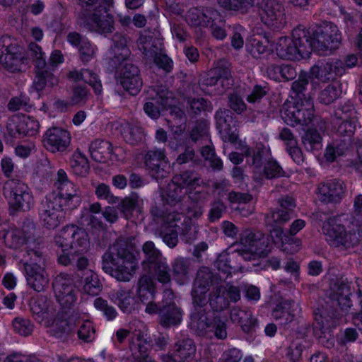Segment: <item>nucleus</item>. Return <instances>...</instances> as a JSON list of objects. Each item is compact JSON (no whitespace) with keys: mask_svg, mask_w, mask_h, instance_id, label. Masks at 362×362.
<instances>
[{"mask_svg":"<svg viewBox=\"0 0 362 362\" xmlns=\"http://www.w3.org/2000/svg\"><path fill=\"white\" fill-rule=\"evenodd\" d=\"M30 60L34 64L35 76L33 88L37 92L46 87H54L59 80L53 73L47 69L45 53L35 42H30L25 52L17 40L8 35L0 37V64L10 73L18 74L25 71Z\"/></svg>","mask_w":362,"mask_h":362,"instance_id":"nucleus-1","label":"nucleus"},{"mask_svg":"<svg viewBox=\"0 0 362 362\" xmlns=\"http://www.w3.org/2000/svg\"><path fill=\"white\" fill-rule=\"evenodd\" d=\"M140 252L134 237L118 238L102 257L103 271L120 281H129L138 267Z\"/></svg>","mask_w":362,"mask_h":362,"instance_id":"nucleus-2","label":"nucleus"},{"mask_svg":"<svg viewBox=\"0 0 362 362\" xmlns=\"http://www.w3.org/2000/svg\"><path fill=\"white\" fill-rule=\"evenodd\" d=\"M78 1L81 9L76 14L77 25L101 35L112 32L114 20L108 13V8L113 4V0Z\"/></svg>","mask_w":362,"mask_h":362,"instance_id":"nucleus-3","label":"nucleus"},{"mask_svg":"<svg viewBox=\"0 0 362 362\" xmlns=\"http://www.w3.org/2000/svg\"><path fill=\"white\" fill-rule=\"evenodd\" d=\"M222 8L231 11L246 12L248 8L257 6L265 13L264 23L274 28H280L285 23L283 4L279 0H217Z\"/></svg>","mask_w":362,"mask_h":362,"instance_id":"nucleus-4","label":"nucleus"},{"mask_svg":"<svg viewBox=\"0 0 362 362\" xmlns=\"http://www.w3.org/2000/svg\"><path fill=\"white\" fill-rule=\"evenodd\" d=\"M309 31L298 27L292 32V38L280 37L276 43L278 57L286 60H296L308 57L310 54Z\"/></svg>","mask_w":362,"mask_h":362,"instance_id":"nucleus-5","label":"nucleus"},{"mask_svg":"<svg viewBox=\"0 0 362 362\" xmlns=\"http://www.w3.org/2000/svg\"><path fill=\"white\" fill-rule=\"evenodd\" d=\"M3 196L13 212H28L35 205L33 194L27 184L17 179H10L3 185Z\"/></svg>","mask_w":362,"mask_h":362,"instance_id":"nucleus-6","label":"nucleus"},{"mask_svg":"<svg viewBox=\"0 0 362 362\" xmlns=\"http://www.w3.org/2000/svg\"><path fill=\"white\" fill-rule=\"evenodd\" d=\"M322 230L328 244L341 250L354 247L359 243V238L355 233L346 231L341 223L340 216L328 218L323 223Z\"/></svg>","mask_w":362,"mask_h":362,"instance_id":"nucleus-7","label":"nucleus"},{"mask_svg":"<svg viewBox=\"0 0 362 362\" xmlns=\"http://www.w3.org/2000/svg\"><path fill=\"white\" fill-rule=\"evenodd\" d=\"M310 52L314 51L332 53L338 48L341 42V33L337 26L332 23H325L309 33Z\"/></svg>","mask_w":362,"mask_h":362,"instance_id":"nucleus-8","label":"nucleus"},{"mask_svg":"<svg viewBox=\"0 0 362 362\" xmlns=\"http://www.w3.org/2000/svg\"><path fill=\"white\" fill-rule=\"evenodd\" d=\"M54 244L61 248L62 254L71 250L86 252L89 246L88 234L85 230L76 226H66L55 235Z\"/></svg>","mask_w":362,"mask_h":362,"instance_id":"nucleus-9","label":"nucleus"},{"mask_svg":"<svg viewBox=\"0 0 362 362\" xmlns=\"http://www.w3.org/2000/svg\"><path fill=\"white\" fill-rule=\"evenodd\" d=\"M66 210L57 196L47 194L38 208L40 221L45 228L54 229L64 223Z\"/></svg>","mask_w":362,"mask_h":362,"instance_id":"nucleus-10","label":"nucleus"},{"mask_svg":"<svg viewBox=\"0 0 362 362\" xmlns=\"http://www.w3.org/2000/svg\"><path fill=\"white\" fill-rule=\"evenodd\" d=\"M314 117V104L311 98L285 103L282 118L290 126L308 125Z\"/></svg>","mask_w":362,"mask_h":362,"instance_id":"nucleus-11","label":"nucleus"},{"mask_svg":"<svg viewBox=\"0 0 362 362\" xmlns=\"http://www.w3.org/2000/svg\"><path fill=\"white\" fill-rule=\"evenodd\" d=\"M158 322L164 328H170L179 325L182 320V310L173 300V293L171 291H164L162 302L156 305Z\"/></svg>","mask_w":362,"mask_h":362,"instance_id":"nucleus-12","label":"nucleus"},{"mask_svg":"<svg viewBox=\"0 0 362 362\" xmlns=\"http://www.w3.org/2000/svg\"><path fill=\"white\" fill-rule=\"evenodd\" d=\"M54 185L57 188V192L54 191L49 194L57 196L60 202L65 205L66 209L73 210L79 205L81 199L78 193V189L69 180L66 173L62 169L57 173Z\"/></svg>","mask_w":362,"mask_h":362,"instance_id":"nucleus-13","label":"nucleus"},{"mask_svg":"<svg viewBox=\"0 0 362 362\" xmlns=\"http://www.w3.org/2000/svg\"><path fill=\"white\" fill-rule=\"evenodd\" d=\"M52 286L57 300L62 309L69 308L74 305L77 298L73 280L69 274L66 273L58 274L52 283Z\"/></svg>","mask_w":362,"mask_h":362,"instance_id":"nucleus-14","label":"nucleus"},{"mask_svg":"<svg viewBox=\"0 0 362 362\" xmlns=\"http://www.w3.org/2000/svg\"><path fill=\"white\" fill-rule=\"evenodd\" d=\"M115 67L121 66L120 83L131 95H136L141 90L143 82L138 66L127 58L120 62H113Z\"/></svg>","mask_w":362,"mask_h":362,"instance_id":"nucleus-15","label":"nucleus"},{"mask_svg":"<svg viewBox=\"0 0 362 362\" xmlns=\"http://www.w3.org/2000/svg\"><path fill=\"white\" fill-rule=\"evenodd\" d=\"M136 294L141 303L146 305L145 312L152 315L156 311L154 303L156 287L153 279L148 274L142 275L136 284Z\"/></svg>","mask_w":362,"mask_h":362,"instance_id":"nucleus-16","label":"nucleus"},{"mask_svg":"<svg viewBox=\"0 0 362 362\" xmlns=\"http://www.w3.org/2000/svg\"><path fill=\"white\" fill-rule=\"evenodd\" d=\"M42 141L47 151L54 153H61L69 146L71 136L66 130L60 127H52L46 131Z\"/></svg>","mask_w":362,"mask_h":362,"instance_id":"nucleus-17","label":"nucleus"},{"mask_svg":"<svg viewBox=\"0 0 362 362\" xmlns=\"http://www.w3.org/2000/svg\"><path fill=\"white\" fill-rule=\"evenodd\" d=\"M231 77L230 69L225 63L219 62L218 65L210 70L206 75L202 76L199 80V86L203 90H206L209 87H213L221 84L223 89L220 93L225 91V86H228V81Z\"/></svg>","mask_w":362,"mask_h":362,"instance_id":"nucleus-18","label":"nucleus"},{"mask_svg":"<svg viewBox=\"0 0 362 362\" xmlns=\"http://www.w3.org/2000/svg\"><path fill=\"white\" fill-rule=\"evenodd\" d=\"M215 119L216 127L223 139L232 143L238 139L235 117L233 113L228 109H220L216 112Z\"/></svg>","mask_w":362,"mask_h":362,"instance_id":"nucleus-19","label":"nucleus"},{"mask_svg":"<svg viewBox=\"0 0 362 362\" xmlns=\"http://www.w3.org/2000/svg\"><path fill=\"white\" fill-rule=\"evenodd\" d=\"M220 17L221 13L212 7H193L187 12L185 18L192 27L207 28L211 21H216Z\"/></svg>","mask_w":362,"mask_h":362,"instance_id":"nucleus-20","label":"nucleus"},{"mask_svg":"<svg viewBox=\"0 0 362 362\" xmlns=\"http://www.w3.org/2000/svg\"><path fill=\"white\" fill-rule=\"evenodd\" d=\"M350 296L351 295H331L333 305L338 306L340 309V312L337 310L335 313H333L332 316L330 317V319H328L327 317H323L322 315L317 318L316 320L319 322L318 323L320 325V328L327 329L337 325L339 321L346 315L348 310L352 305Z\"/></svg>","mask_w":362,"mask_h":362,"instance_id":"nucleus-21","label":"nucleus"},{"mask_svg":"<svg viewBox=\"0 0 362 362\" xmlns=\"http://www.w3.org/2000/svg\"><path fill=\"white\" fill-rule=\"evenodd\" d=\"M319 199L322 202L338 204L344 195L343 182L337 180H330L319 184Z\"/></svg>","mask_w":362,"mask_h":362,"instance_id":"nucleus-22","label":"nucleus"},{"mask_svg":"<svg viewBox=\"0 0 362 362\" xmlns=\"http://www.w3.org/2000/svg\"><path fill=\"white\" fill-rule=\"evenodd\" d=\"M240 243L244 247L252 248L259 252L267 255L269 251L268 238L259 230L249 228L244 230L240 234Z\"/></svg>","mask_w":362,"mask_h":362,"instance_id":"nucleus-23","label":"nucleus"},{"mask_svg":"<svg viewBox=\"0 0 362 362\" xmlns=\"http://www.w3.org/2000/svg\"><path fill=\"white\" fill-rule=\"evenodd\" d=\"M91 158H124L126 152L122 147L112 146V144L103 139H95L89 146Z\"/></svg>","mask_w":362,"mask_h":362,"instance_id":"nucleus-24","label":"nucleus"},{"mask_svg":"<svg viewBox=\"0 0 362 362\" xmlns=\"http://www.w3.org/2000/svg\"><path fill=\"white\" fill-rule=\"evenodd\" d=\"M44 266L24 264L28 284L37 292L44 291L49 284L48 275Z\"/></svg>","mask_w":362,"mask_h":362,"instance_id":"nucleus-25","label":"nucleus"},{"mask_svg":"<svg viewBox=\"0 0 362 362\" xmlns=\"http://www.w3.org/2000/svg\"><path fill=\"white\" fill-rule=\"evenodd\" d=\"M49 333L63 341L74 333L72 317L68 315L66 311L62 310L57 313L49 329Z\"/></svg>","mask_w":362,"mask_h":362,"instance_id":"nucleus-26","label":"nucleus"},{"mask_svg":"<svg viewBox=\"0 0 362 362\" xmlns=\"http://www.w3.org/2000/svg\"><path fill=\"white\" fill-rule=\"evenodd\" d=\"M280 208L266 215L267 222L270 219L279 224H284L291 218V214L296 206V200L291 196L285 195L278 201Z\"/></svg>","mask_w":362,"mask_h":362,"instance_id":"nucleus-27","label":"nucleus"},{"mask_svg":"<svg viewBox=\"0 0 362 362\" xmlns=\"http://www.w3.org/2000/svg\"><path fill=\"white\" fill-rule=\"evenodd\" d=\"M173 355L162 356L164 362H191L195 357L196 346L191 339H185L175 344Z\"/></svg>","mask_w":362,"mask_h":362,"instance_id":"nucleus-28","label":"nucleus"},{"mask_svg":"<svg viewBox=\"0 0 362 362\" xmlns=\"http://www.w3.org/2000/svg\"><path fill=\"white\" fill-rule=\"evenodd\" d=\"M298 307V304L293 300H284L274 308L272 316L279 321L281 325H286L294 320L295 312Z\"/></svg>","mask_w":362,"mask_h":362,"instance_id":"nucleus-29","label":"nucleus"},{"mask_svg":"<svg viewBox=\"0 0 362 362\" xmlns=\"http://www.w3.org/2000/svg\"><path fill=\"white\" fill-rule=\"evenodd\" d=\"M68 78L74 81H83L93 89L95 94L99 95L103 91V86L98 75L89 69H82L80 71L73 70L68 73Z\"/></svg>","mask_w":362,"mask_h":362,"instance_id":"nucleus-30","label":"nucleus"},{"mask_svg":"<svg viewBox=\"0 0 362 362\" xmlns=\"http://www.w3.org/2000/svg\"><path fill=\"white\" fill-rule=\"evenodd\" d=\"M230 317L233 322L239 324L245 332H252L258 325L257 320L253 317L250 310L238 307L230 310Z\"/></svg>","mask_w":362,"mask_h":362,"instance_id":"nucleus-31","label":"nucleus"},{"mask_svg":"<svg viewBox=\"0 0 362 362\" xmlns=\"http://www.w3.org/2000/svg\"><path fill=\"white\" fill-rule=\"evenodd\" d=\"M150 346L149 341L141 331H136L130 337L129 349L136 359H145Z\"/></svg>","mask_w":362,"mask_h":362,"instance_id":"nucleus-32","label":"nucleus"},{"mask_svg":"<svg viewBox=\"0 0 362 362\" xmlns=\"http://www.w3.org/2000/svg\"><path fill=\"white\" fill-rule=\"evenodd\" d=\"M265 221L267 225H270L272 228L270 230L271 235L281 241L282 244V247L284 250H290L288 248V245L294 244L296 245V249L294 251L298 250V247L300 245V240L298 238H293L288 234L287 230L285 231L281 226L282 224H279L274 222L270 219L269 223L267 222V218H265Z\"/></svg>","mask_w":362,"mask_h":362,"instance_id":"nucleus-33","label":"nucleus"},{"mask_svg":"<svg viewBox=\"0 0 362 362\" xmlns=\"http://www.w3.org/2000/svg\"><path fill=\"white\" fill-rule=\"evenodd\" d=\"M211 319L207 317L206 309H193L190 314V327L198 335H207Z\"/></svg>","mask_w":362,"mask_h":362,"instance_id":"nucleus-34","label":"nucleus"},{"mask_svg":"<svg viewBox=\"0 0 362 362\" xmlns=\"http://www.w3.org/2000/svg\"><path fill=\"white\" fill-rule=\"evenodd\" d=\"M81 276V284L83 286V291L90 296H97L102 290V284L96 273L90 269L82 272V275L77 274Z\"/></svg>","mask_w":362,"mask_h":362,"instance_id":"nucleus-35","label":"nucleus"},{"mask_svg":"<svg viewBox=\"0 0 362 362\" xmlns=\"http://www.w3.org/2000/svg\"><path fill=\"white\" fill-rule=\"evenodd\" d=\"M120 132L124 140L131 145L141 143L144 138L143 128L135 123L129 122L121 123Z\"/></svg>","mask_w":362,"mask_h":362,"instance_id":"nucleus-36","label":"nucleus"},{"mask_svg":"<svg viewBox=\"0 0 362 362\" xmlns=\"http://www.w3.org/2000/svg\"><path fill=\"white\" fill-rule=\"evenodd\" d=\"M351 144L352 141L350 139L334 140L327 146L325 158H337V157L349 156L352 151Z\"/></svg>","mask_w":362,"mask_h":362,"instance_id":"nucleus-37","label":"nucleus"},{"mask_svg":"<svg viewBox=\"0 0 362 362\" xmlns=\"http://www.w3.org/2000/svg\"><path fill=\"white\" fill-rule=\"evenodd\" d=\"M113 46L112 47L114 52L112 62H120L121 60H125L130 56V50L127 47L128 38L126 35L116 33L112 37Z\"/></svg>","mask_w":362,"mask_h":362,"instance_id":"nucleus-38","label":"nucleus"},{"mask_svg":"<svg viewBox=\"0 0 362 362\" xmlns=\"http://www.w3.org/2000/svg\"><path fill=\"white\" fill-rule=\"evenodd\" d=\"M26 245V250L23 255L24 264L45 265V256L41 244L35 241H30L28 242Z\"/></svg>","mask_w":362,"mask_h":362,"instance_id":"nucleus-39","label":"nucleus"},{"mask_svg":"<svg viewBox=\"0 0 362 362\" xmlns=\"http://www.w3.org/2000/svg\"><path fill=\"white\" fill-rule=\"evenodd\" d=\"M116 303L124 313H132L138 309V303L130 290L120 288L116 292Z\"/></svg>","mask_w":362,"mask_h":362,"instance_id":"nucleus-40","label":"nucleus"},{"mask_svg":"<svg viewBox=\"0 0 362 362\" xmlns=\"http://www.w3.org/2000/svg\"><path fill=\"white\" fill-rule=\"evenodd\" d=\"M209 303L215 312H220L229 307L230 301L224 293L223 286H216L209 295Z\"/></svg>","mask_w":362,"mask_h":362,"instance_id":"nucleus-41","label":"nucleus"},{"mask_svg":"<svg viewBox=\"0 0 362 362\" xmlns=\"http://www.w3.org/2000/svg\"><path fill=\"white\" fill-rule=\"evenodd\" d=\"M145 167L156 179H162L170 173L171 168L167 160H145Z\"/></svg>","mask_w":362,"mask_h":362,"instance_id":"nucleus-42","label":"nucleus"},{"mask_svg":"<svg viewBox=\"0 0 362 362\" xmlns=\"http://www.w3.org/2000/svg\"><path fill=\"white\" fill-rule=\"evenodd\" d=\"M84 252H78L77 250L69 254H62L58 257V262L64 266L76 264L78 269L82 272L88 265V260L83 255Z\"/></svg>","mask_w":362,"mask_h":362,"instance_id":"nucleus-43","label":"nucleus"},{"mask_svg":"<svg viewBox=\"0 0 362 362\" xmlns=\"http://www.w3.org/2000/svg\"><path fill=\"white\" fill-rule=\"evenodd\" d=\"M142 252L144 255V259L141 262V265L144 269L164 259L161 252L156 247L154 243L152 241H146L142 245Z\"/></svg>","mask_w":362,"mask_h":362,"instance_id":"nucleus-44","label":"nucleus"},{"mask_svg":"<svg viewBox=\"0 0 362 362\" xmlns=\"http://www.w3.org/2000/svg\"><path fill=\"white\" fill-rule=\"evenodd\" d=\"M137 45L139 49L146 59L150 60L152 59V57H156L158 52L161 49L151 35L141 34L137 40Z\"/></svg>","mask_w":362,"mask_h":362,"instance_id":"nucleus-45","label":"nucleus"},{"mask_svg":"<svg viewBox=\"0 0 362 362\" xmlns=\"http://www.w3.org/2000/svg\"><path fill=\"white\" fill-rule=\"evenodd\" d=\"M322 140L320 134L315 129H308L302 136V142L305 149L314 154L322 148Z\"/></svg>","mask_w":362,"mask_h":362,"instance_id":"nucleus-46","label":"nucleus"},{"mask_svg":"<svg viewBox=\"0 0 362 362\" xmlns=\"http://www.w3.org/2000/svg\"><path fill=\"white\" fill-rule=\"evenodd\" d=\"M151 271L154 279L163 284H168L171 281L170 268L165 258L147 267Z\"/></svg>","mask_w":362,"mask_h":362,"instance_id":"nucleus-47","label":"nucleus"},{"mask_svg":"<svg viewBox=\"0 0 362 362\" xmlns=\"http://www.w3.org/2000/svg\"><path fill=\"white\" fill-rule=\"evenodd\" d=\"M217 277L209 268L203 267L197 272L193 287L209 290L210 286L215 284Z\"/></svg>","mask_w":362,"mask_h":362,"instance_id":"nucleus-48","label":"nucleus"},{"mask_svg":"<svg viewBox=\"0 0 362 362\" xmlns=\"http://www.w3.org/2000/svg\"><path fill=\"white\" fill-rule=\"evenodd\" d=\"M309 83V76L306 73L299 75L298 79L292 83L291 98L296 100H304V98H310L305 94Z\"/></svg>","mask_w":362,"mask_h":362,"instance_id":"nucleus-49","label":"nucleus"},{"mask_svg":"<svg viewBox=\"0 0 362 362\" xmlns=\"http://www.w3.org/2000/svg\"><path fill=\"white\" fill-rule=\"evenodd\" d=\"M341 84L338 82H334L321 90L318 100L322 104L329 105L336 100L341 95Z\"/></svg>","mask_w":362,"mask_h":362,"instance_id":"nucleus-50","label":"nucleus"},{"mask_svg":"<svg viewBox=\"0 0 362 362\" xmlns=\"http://www.w3.org/2000/svg\"><path fill=\"white\" fill-rule=\"evenodd\" d=\"M333 117L334 121L356 119V108L350 100H347L337 106L334 110Z\"/></svg>","mask_w":362,"mask_h":362,"instance_id":"nucleus-51","label":"nucleus"},{"mask_svg":"<svg viewBox=\"0 0 362 362\" xmlns=\"http://www.w3.org/2000/svg\"><path fill=\"white\" fill-rule=\"evenodd\" d=\"M235 255H221L216 261V267L218 270L226 276L231 275L232 273H235L240 270L241 267L239 264L234 263Z\"/></svg>","mask_w":362,"mask_h":362,"instance_id":"nucleus-52","label":"nucleus"},{"mask_svg":"<svg viewBox=\"0 0 362 362\" xmlns=\"http://www.w3.org/2000/svg\"><path fill=\"white\" fill-rule=\"evenodd\" d=\"M139 197L137 193H132L129 196L125 197L119 204L118 206L121 213L126 219L130 218L134 211L138 208Z\"/></svg>","mask_w":362,"mask_h":362,"instance_id":"nucleus-53","label":"nucleus"},{"mask_svg":"<svg viewBox=\"0 0 362 362\" xmlns=\"http://www.w3.org/2000/svg\"><path fill=\"white\" fill-rule=\"evenodd\" d=\"M332 69V64H330L329 61L321 62L311 68L310 74L313 77L325 82L334 78Z\"/></svg>","mask_w":362,"mask_h":362,"instance_id":"nucleus-54","label":"nucleus"},{"mask_svg":"<svg viewBox=\"0 0 362 362\" xmlns=\"http://www.w3.org/2000/svg\"><path fill=\"white\" fill-rule=\"evenodd\" d=\"M212 334L218 339H225L227 337L226 323L220 317H214L211 319L206 337H211Z\"/></svg>","mask_w":362,"mask_h":362,"instance_id":"nucleus-55","label":"nucleus"},{"mask_svg":"<svg viewBox=\"0 0 362 362\" xmlns=\"http://www.w3.org/2000/svg\"><path fill=\"white\" fill-rule=\"evenodd\" d=\"M190 262L188 259L178 257L172 264L173 272L175 278L178 281L187 278L189 273Z\"/></svg>","mask_w":362,"mask_h":362,"instance_id":"nucleus-56","label":"nucleus"},{"mask_svg":"<svg viewBox=\"0 0 362 362\" xmlns=\"http://www.w3.org/2000/svg\"><path fill=\"white\" fill-rule=\"evenodd\" d=\"M180 185L187 190L200 188L205 183L193 172L185 171L180 175Z\"/></svg>","mask_w":362,"mask_h":362,"instance_id":"nucleus-57","label":"nucleus"},{"mask_svg":"<svg viewBox=\"0 0 362 362\" xmlns=\"http://www.w3.org/2000/svg\"><path fill=\"white\" fill-rule=\"evenodd\" d=\"M31 310L34 314L42 316L52 315L54 311L52 302L43 296L38 298L32 303Z\"/></svg>","mask_w":362,"mask_h":362,"instance_id":"nucleus-58","label":"nucleus"},{"mask_svg":"<svg viewBox=\"0 0 362 362\" xmlns=\"http://www.w3.org/2000/svg\"><path fill=\"white\" fill-rule=\"evenodd\" d=\"M356 119L334 121L337 126L338 136L344 139H350L352 141V137L356 130Z\"/></svg>","mask_w":362,"mask_h":362,"instance_id":"nucleus-59","label":"nucleus"},{"mask_svg":"<svg viewBox=\"0 0 362 362\" xmlns=\"http://www.w3.org/2000/svg\"><path fill=\"white\" fill-rule=\"evenodd\" d=\"M12 326L16 333L23 337L30 335L34 329V325L29 319L20 317L14 318Z\"/></svg>","mask_w":362,"mask_h":362,"instance_id":"nucleus-60","label":"nucleus"},{"mask_svg":"<svg viewBox=\"0 0 362 362\" xmlns=\"http://www.w3.org/2000/svg\"><path fill=\"white\" fill-rule=\"evenodd\" d=\"M209 290L199 288H194L192 291L193 309H206L209 303L206 294Z\"/></svg>","mask_w":362,"mask_h":362,"instance_id":"nucleus-61","label":"nucleus"},{"mask_svg":"<svg viewBox=\"0 0 362 362\" xmlns=\"http://www.w3.org/2000/svg\"><path fill=\"white\" fill-rule=\"evenodd\" d=\"M77 334L79 339L85 342L92 341L95 337L93 323L89 320L83 321L78 329Z\"/></svg>","mask_w":362,"mask_h":362,"instance_id":"nucleus-62","label":"nucleus"},{"mask_svg":"<svg viewBox=\"0 0 362 362\" xmlns=\"http://www.w3.org/2000/svg\"><path fill=\"white\" fill-rule=\"evenodd\" d=\"M97 47L88 40L78 48L79 59L83 64L90 62L96 54Z\"/></svg>","mask_w":362,"mask_h":362,"instance_id":"nucleus-63","label":"nucleus"},{"mask_svg":"<svg viewBox=\"0 0 362 362\" xmlns=\"http://www.w3.org/2000/svg\"><path fill=\"white\" fill-rule=\"evenodd\" d=\"M20 119V127L23 132V136H33L35 134L40 127L39 122L33 117H23Z\"/></svg>","mask_w":362,"mask_h":362,"instance_id":"nucleus-64","label":"nucleus"}]
</instances>
